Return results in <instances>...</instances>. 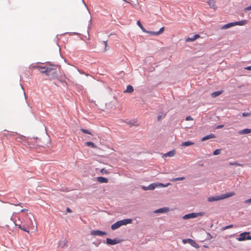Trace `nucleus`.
Here are the masks:
<instances>
[{"instance_id": "nucleus-27", "label": "nucleus", "mask_w": 251, "mask_h": 251, "mask_svg": "<svg viewBox=\"0 0 251 251\" xmlns=\"http://www.w3.org/2000/svg\"><path fill=\"white\" fill-rule=\"evenodd\" d=\"M164 27H162L157 32V34H158V35H160L161 34H162L164 31Z\"/></svg>"}, {"instance_id": "nucleus-11", "label": "nucleus", "mask_w": 251, "mask_h": 251, "mask_svg": "<svg viewBox=\"0 0 251 251\" xmlns=\"http://www.w3.org/2000/svg\"><path fill=\"white\" fill-rule=\"evenodd\" d=\"M121 226L123 225H126L127 224H131L132 220L131 219H124L119 221Z\"/></svg>"}, {"instance_id": "nucleus-16", "label": "nucleus", "mask_w": 251, "mask_h": 251, "mask_svg": "<svg viewBox=\"0 0 251 251\" xmlns=\"http://www.w3.org/2000/svg\"><path fill=\"white\" fill-rule=\"evenodd\" d=\"M176 154V151L175 150H173L166 153L164 154V156L165 157H173Z\"/></svg>"}, {"instance_id": "nucleus-17", "label": "nucleus", "mask_w": 251, "mask_h": 251, "mask_svg": "<svg viewBox=\"0 0 251 251\" xmlns=\"http://www.w3.org/2000/svg\"><path fill=\"white\" fill-rule=\"evenodd\" d=\"M251 133V129H244L243 130H240L238 132L239 134H246Z\"/></svg>"}, {"instance_id": "nucleus-18", "label": "nucleus", "mask_w": 251, "mask_h": 251, "mask_svg": "<svg viewBox=\"0 0 251 251\" xmlns=\"http://www.w3.org/2000/svg\"><path fill=\"white\" fill-rule=\"evenodd\" d=\"M234 26V22L233 23H228L227 24H226V25H223L221 27V29H226L230 28V27H231L232 26Z\"/></svg>"}, {"instance_id": "nucleus-49", "label": "nucleus", "mask_w": 251, "mask_h": 251, "mask_svg": "<svg viewBox=\"0 0 251 251\" xmlns=\"http://www.w3.org/2000/svg\"><path fill=\"white\" fill-rule=\"evenodd\" d=\"M104 44L105 45V46H107V41H104Z\"/></svg>"}, {"instance_id": "nucleus-45", "label": "nucleus", "mask_w": 251, "mask_h": 251, "mask_svg": "<svg viewBox=\"0 0 251 251\" xmlns=\"http://www.w3.org/2000/svg\"><path fill=\"white\" fill-rule=\"evenodd\" d=\"M162 118V116L161 115H158V117H157V120L158 121L160 120Z\"/></svg>"}, {"instance_id": "nucleus-46", "label": "nucleus", "mask_w": 251, "mask_h": 251, "mask_svg": "<svg viewBox=\"0 0 251 251\" xmlns=\"http://www.w3.org/2000/svg\"><path fill=\"white\" fill-rule=\"evenodd\" d=\"M142 189H143V190H145V191L148 190V187L143 186Z\"/></svg>"}, {"instance_id": "nucleus-15", "label": "nucleus", "mask_w": 251, "mask_h": 251, "mask_svg": "<svg viewBox=\"0 0 251 251\" xmlns=\"http://www.w3.org/2000/svg\"><path fill=\"white\" fill-rule=\"evenodd\" d=\"M235 25H244L247 24V20H242L238 22H234Z\"/></svg>"}, {"instance_id": "nucleus-30", "label": "nucleus", "mask_w": 251, "mask_h": 251, "mask_svg": "<svg viewBox=\"0 0 251 251\" xmlns=\"http://www.w3.org/2000/svg\"><path fill=\"white\" fill-rule=\"evenodd\" d=\"M229 165H230L238 166H242L241 164H240L238 163H237V162H230V163H229Z\"/></svg>"}, {"instance_id": "nucleus-36", "label": "nucleus", "mask_w": 251, "mask_h": 251, "mask_svg": "<svg viewBox=\"0 0 251 251\" xmlns=\"http://www.w3.org/2000/svg\"><path fill=\"white\" fill-rule=\"evenodd\" d=\"M137 25H139V26L141 28H142V29H143V25H142L141 24V22H140L139 21H138L137 22Z\"/></svg>"}, {"instance_id": "nucleus-24", "label": "nucleus", "mask_w": 251, "mask_h": 251, "mask_svg": "<svg viewBox=\"0 0 251 251\" xmlns=\"http://www.w3.org/2000/svg\"><path fill=\"white\" fill-rule=\"evenodd\" d=\"M156 187V184L152 183L148 186V190H154Z\"/></svg>"}, {"instance_id": "nucleus-19", "label": "nucleus", "mask_w": 251, "mask_h": 251, "mask_svg": "<svg viewBox=\"0 0 251 251\" xmlns=\"http://www.w3.org/2000/svg\"><path fill=\"white\" fill-rule=\"evenodd\" d=\"M120 226H120L119 222L117 221V222H116L115 223H114L113 225H112L111 228L113 230H115V229L118 228L119 227H120Z\"/></svg>"}, {"instance_id": "nucleus-53", "label": "nucleus", "mask_w": 251, "mask_h": 251, "mask_svg": "<svg viewBox=\"0 0 251 251\" xmlns=\"http://www.w3.org/2000/svg\"><path fill=\"white\" fill-rule=\"evenodd\" d=\"M42 70L40 71H45V69H41Z\"/></svg>"}, {"instance_id": "nucleus-52", "label": "nucleus", "mask_w": 251, "mask_h": 251, "mask_svg": "<svg viewBox=\"0 0 251 251\" xmlns=\"http://www.w3.org/2000/svg\"><path fill=\"white\" fill-rule=\"evenodd\" d=\"M21 205V203L19 202V203L17 204H15L16 206H18V205Z\"/></svg>"}, {"instance_id": "nucleus-26", "label": "nucleus", "mask_w": 251, "mask_h": 251, "mask_svg": "<svg viewBox=\"0 0 251 251\" xmlns=\"http://www.w3.org/2000/svg\"><path fill=\"white\" fill-rule=\"evenodd\" d=\"M185 179L184 177H176L171 179L172 181L175 182L179 180H183Z\"/></svg>"}, {"instance_id": "nucleus-37", "label": "nucleus", "mask_w": 251, "mask_h": 251, "mask_svg": "<svg viewBox=\"0 0 251 251\" xmlns=\"http://www.w3.org/2000/svg\"><path fill=\"white\" fill-rule=\"evenodd\" d=\"M193 120V119L190 116H187L186 118V121H190V120Z\"/></svg>"}, {"instance_id": "nucleus-12", "label": "nucleus", "mask_w": 251, "mask_h": 251, "mask_svg": "<svg viewBox=\"0 0 251 251\" xmlns=\"http://www.w3.org/2000/svg\"><path fill=\"white\" fill-rule=\"evenodd\" d=\"M169 211V208L167 207H163L160 209H158L157 210H156L154 211V213H166Z\"/></svg>"}, {"instance_id": "nucleus-33", "label": "nucleus", "mask_w": 251, "mask_h": 251, "mask_svg": "<svg viewBox=\"0 0 251 251\" xmlns=\"http://www.w3.org/2000/svg\"><path fill=\"white\" fill-rule=\"evenodd\" d=\"M16 139L17 141L21 142V140H23V137L22 136L19 135V136H18L16 138Z\"/></svg>"}, {"instance_id": "nucleus-25", "label": "nucleus", "mask_w": 251, "mask_h": 251, "mask_svg": "<svg viewBox=\"0 0 251 251\" xmlns=\"http://www.w3.org/2000/svg\"><path fill=\"white\" fill-rule=\"evenodd\" d=\"M85 144L88 146H90V147H92V148H96V145H95V144L92 142H86L85 143Z\"/></svg>"}, {"instance_id": "nucleus-34", "label": "nucleus", "mask_w": 251, "mask_h": 251, "mask_svg": "<svg viewBox=\"0 0 251 251\" xmlns=\"http://www.w3.org/2000/svg\"><path fill=\"white\" fill-rule=\"evenodd\" d=\"M233 227V226L232 225H229V226H226L225 227H223V230H226V229H228V228H231V227Z\"/></svg>"}, {"instance_id": "nucleus-50", "label": "nucleus", "mask_w": 251, "mask_h": 251, "mask_svg": "<svg viewBox=\"0 0 251 251\" xmlns=\"http://www.w3.org/2000/svg\"><path fill=\"white\" fill-rule=\"evenodd\" d=\"M18 227H19V228H20L22 229V227H23V226H22V225H19Z\"/></svg>"}, {"instance_id": "nucleus-13", "label": "nucleus", "mask_w": 251, "mask_h": 251, "mask_svg": "<svg viewBox=\"0 0 251 251\" xmlns=\"http://www.w3.org/2000/svg\"><path fill=\"white\" fill-rule=\"evenodd\" d=\"M200 35L195 34V35L191 37H188L186 39V42H193V41H195V40H196L197 39L200 38Z\"/></svg>"}, {"instance_id": "nucleus-10", "label": "nucleus", "mask_w": 251, "mask_h": 251, "mask_svg": "<svg viewBox=\"0 0 251 251\" xmlns=\"http://www.w3.org/2000/svg\"><path fill=\"white\" fill-rule=\"evenodd\" d=\"M207 3L209 5V7L213 9L214 10H216L217 8V5H216V1L215 0H209L207 1Z\"/></svg>"}, {"instance_id": "nucleus-3", "label": "nucleus", "mask_w": 251, "mask_h": 251, "mask_svg": "<svg viewBox=\"0 0 251 251\" xmlns=\"http://www.w3.org/2000/svg\"><path fill=\"white\" fill-rule=\"evenodd\" d=\"M204 215V213L202 212H197V213H191L185 215L183 216V219L184 220L195 218L199 216H203Z\"/></svg>"}, {"instance_id": "nucleus-29", "label": "nucleus", "mask_w": 251, "mask_h": 251, "mask_svg": "<svg viewBox=\"0 0 251 251\" xmlns=\"http://www.w3.org/2000/svg\"><path fill=\"white\" fill-rule=\"evenodd\" d=\"M169 185H170V183H168L167 184L165 185V184H163V183H158L157 184H156V187L157 186H161V187H167V186H169Z\"/></svg>"}, {"instance_id": "nucleus-9", "label": "nucleus", "mask_w": 251, "mask_h": 251, "mask_svg": "<svg viewBox=\"0 0 251 251\" xmlns=\"http://www.w3.org/2000/svg\"><path fill=\"white\" fill-rule=\"evenodd\" d=\"M120 242V240L118 239H114L113 240L110 238L106 239V243L110 245H116L119 243Z\"/></svg>"}, {"instance_id": "nucleus-28", "label": "nucleus", "mask_w": 251, "mask_h": 251, "mask_svg": "<svg viewBox=\"0 0 251 251\" xmlns=\"http://www.w3.org/2000/svg\"><path fill=\"white\" fill-rule=\"evenodd\" d=\"M221 153V150L220 149H217L214 152H213V155H218L219 154H220Z\"/></svg>"}, {"instance_id": "nucleus-4", "label": "nucleus", "mask_w": 251, "mask_h": 251, "mask_svg": "<svg viewBox=\"0 0 251 251\" xmlns=\"http://www.w3.org/2000/svg\"><path fill=\"white\" fill-rule=\"evenodd\" d=\"M37 140V138H28L26 140V143L29 148H34L38 145Z\"/></svg>"}, {"instance_id": "nucleus-35", "label": "nucleus", "mask_w": 251, "mask_h": 251, "mask_svg": "<svg viewBox=\"0 0 251 251\" xmlns=\"http://www.w3.org/2000/svg\"><path fill=\"white\" fill-rule=\"evenodd\" d=\"M100 172L102 173V174H107L108 173V172L105 169H101L100 170Z\"/></svg>"}, {"instance_id": "nucleus-40", "label": "nucleus", "mask_w": 251, "mask_h": 251, "mask_svg": "<svg viewBox=\"0 0 251 251\" xmlns=\"http://www.w3.org/2000/svg\"><path fill=\"white\" fill-rule=\"evenodd\" d=\"M4 135L6 137L8 136H13L14 135V134L13 133H7V134H6V133H4Z\"/></svg>"}, {"instance_id": "nucleus-43", "label": "nucleus", "mask_w": 251, "mask_h": 251, "mask_svg": "<svg viewBox=\"0 0 251 251\" xmlns=\"http://www.w3.org/2000/svg\"><path fill=\"white\" fill-rule=\"evenodd\" d=\"M251 10V6L247 7L245 8V10Z\"/></svg>"}, {"instance_id": "nucleus-1", "label": "nucleus", "mask_w": 251, "mask_h": 251, "mask_svg": "<svg viewBox=\"0 0 251 251\" xmlns=\"http://www.w3.org/2000/svg\"><path fill=\"white\" fill-rule=\"evenodd\" d=\"M40 69H45V71H41L42 74H45L48 76L50 79H53L56 77L57 75V66L50 65V66H46L45 67L37 66L34 67Z\"/></svg>"}, {"instance_id": "nucleus-44", "label": "nucleus", "mask_w": 251, "mask_h": 251, "mask_svg": "<svg viewBox=\"0 0 251 251\" xmlns=\"http://www.w3.org/2000/svg\"><path fill=\"white\" fill-rule=\"evenodd\" d=\"M66 210L68 212H69V213L72 212V210H71V209L68 207L67 208Z\"/></svg>"}, {"instance_id": "nucleus-39", "label": "nucleus", "mask_w": 251, "mask_h": 251, "mask_svg": "<svg viewBox=\"0 0 251 251\" xmlns=\"http://www.w3.org/2000/svg\"><path fill=\"white\" fill-rule=\"evenodd\" d=\"M246 203H251V198L250 199H248L245 201Z\"/></svg>"}, {"instance_id": "nucleus-21", "label": "nucleus", "mask_w": 251, "mask_h": 251, "mask_svg": "<svg viewBox=\"0 0 251 251\" xmlns=\"http://www.w3.org/2000/svg\"><path fill=\"white\" fill-rule=\"evenodd\" d=\"M194 144V143H193L191 141H186V142H183L181 144V146L187 147V146L193 145Z\"/></svg>"}, {"instance_id": "nucleus-2", "label": "nucleus", "mask_w": 251, "mask_h": 251, "mask_svg": "<svg viewBox=\"0 0 251 251\" xmlns=\"http://www.w3.org/2000/svg\"><path fill=\"white\" fill-rule=\"evenodd\" d=\"M235 195V193L229 192L225 194L221 195L220 196H215L213 197H209L207 199V201L209 202H212L214 201H218L220 200H224L229 197H232Z\"/></svg>"}, {"instance_id": "nucleus-32", "label": "nucleus", "mask_w": 251, "mask_h": 251, "mask_svg": "<svg viewBox=\"0 0 251 251\" xmlns=\"http://www.w3.org/2000/svg\"><path fill=\"white\" fill-rule=\"evenodd\" d=\"M148 33L151 35H156V36L158 35V34H157V32L149 31H148Z\"/></svg>"}, {"instance_id": "nucleus-20", "label": "nucleus", "mask_w": 251, "mask_h": 251, "mask_svg": "<svg viewBox=\"0 0 251 251\" xmlns=\"http://www.w3.org/2000/svg\"><path fill=\"white\" fill-rule=\"evenodd\" d=\"M133 88L131 85H128L126 87V89L124 91V93H131L133 91Z\"/></svg>"}, {"instance_id": "nucleus-41", "label": "nucleus", "mask_w": 251, "mask_h": 251, "mask_svg": "<svg viewBox=\"0 0 251 251\" xmlns=\"http://www.w3.org/2000/svg\"><path fill=\"white\" fill-rule=\"evenodd\" d=\"M246 70L251 71V66H248L245 68Z\"/></svg>"}, {"instance_id": "nucleus-8", "label": "nucleus", "mask_w": 251, "mask_h": 251, "mask_svg": "<svg viewBox=\"0 0 251 251\" xmlns=\"http://www.w3.org/2000/svg\"><path fill=\"white\" fill-rule=\"evenodd\" d=\"M91 234L94 236H102L106 234V233L104 231L100 230H92L91 232Z\"/></svg>"}, {"instance_id": "nucleus-51", "label": "nucleus", "mask_w": 251, "mask_h": 251, "mask_svg": "<svg viewBox=\"0 0 251 251\" xmlns=\"http://www.w3.org/2000/svg\"><path fill=\"white\" fill-rule=\"evenodd\" d=\"M107 47H108V46H105V49H104L105 51L107 50Z\"/></svg>"}, {"instance_id": "nucleus-22", "label": "nucleus", "mask_w": 251, "mask_h": 251, "mask_svg": "<svg viewBox=\"0 0 251 251\" xmlns=\"http://www.w3.org/2000/svg\"><path fill=\"white\" fill-rule=\"evenodd\" d=\"M215 137L214 135L213 134H211L210 135H207L206 136H204V137H203L201 139V141H204L206 140H208L209 139H210V138H213Z\"/></svg>"}, {"instance_id": "nucleus-6", "label": "nucleus", "mask_w": 251, "mask_h": 251, "mask_svg": "<svg viewBox=\"0 0 251 251\" xmlns=\"http://www.w3.org/2000/svg\"><path fill=\"white\" fill-rule=\"evenodd\" d=\"M182 242L184 244L189 243L191 245H192V246H193V247H194L195 248H198L199 247L198 244L194 240H192L191 239H183V241H182Z\"/></svg>"}, {"instance_id": "nucleus-38", "label": "nucleus", "mask_w": 251, "mask_h": 251, "mask_svg": "<svg viewBox=\"0 0 251 251\" xmlns=\"http://www.w3.org/2000/svg\"><path fill=\"white\" fill-rule=\"evenodd\" d=\"M250 114L249 113L244 112V113H242V116L244 117L248 116H250Z\"/></svg>"}, {"instance_id": "nucleus-42", "label": "nucleus", "mask_w": 251, "mask_h": 251, "mask_svg": "<svg viewBox=\"0 0 251 251\" xmlns=\"http://www.w3.org/2000/svg\"><path fill=\"white\" fill-rule=\"evenodd\" d=\"M251 10V6L247 7L245 8V10Z\"/></svg>"}, {"instance_id": "nucleus-14", "label": "nucleus", "mask_w": 251, "mask_h": 251, "mask_svg": "<svg viewBox=\"0 0 251 251\" xmlns=\"http://www.w3.org/2000/svg\"><path fill=\"white\" fill-rule=\"evenodd\" d=\"M97 179L100 183H107L108 181L107 178L102 176L98 177Z\"/></svg>"}, {"instance_id": "nucleus-31", "label": "nucleus", "mask_w": 251, "mask_h": 251, "mask_svg": "<svg viewBox=\"0 0 251 251\" xmlns=\"http://www.w3.org/2000/svg\"><path fill=\"white\" fill-rule=\"evenodd\" d=\"M81 130L82 131V132H83L84 133H86V134H90V135L92 134L88 130L84 129H81Z\"/></svg>"}, {"instance_id": "nucleus-47", "label": "nucleus", "mask_w": 251, "mask_h": 251, "mask_svg": "<svg viewBox=\"0 0 251 251\" xmlns=\"http://www.w3.org/2000/svg\"><path fill=\"white\" fill-rule=\"evenodd\" d=\"M223 126H224L223 125H220V126H218L217 128H220L223 127Z\"/></svg>"}, {"instance_id": "nucleus-5", "label": "nucleus", "mask_w": 251, "mask_h": 251, "mask_svg": "<svg viewBox=\"0 0 251 251\" xmlns=\"http://www.w3.org/2000/svg\"><path fill=\"white\" fill-rule=\"evenodd\" d=\"M239 241H243L246 240H251V236H250L249 232H245L241 233L239 237L237 238Z\"/></svg>"}, {"instance_id": "nucleus-23", "label": "nucleus", "mask_w": 251, "mask_h": 251, "mask_svg": "<svg viewBox=\"0 0 251 251\" xmlns=\"http://www.w3.org/2000/svg\"><path fill=\"white\" fill-rule=\"evenodd\" d=\"M222 93V91H216L211 94V96L212 98H215Z\"/></svg>"}, {"instance_id": "nucleus-7", "label": "nucleus", "mask_w": 251, "mask_h": 251, "mask_svg": "<svg viewBox=\"0 0 251 251\" xmlns=\"http://www.w3.org/2000/svg\"><path fill=\"white\" fill-rule=\"evenodd\" d=\"M33 226V224L32 220L30 218H29L28 222H27V227H25V226H23V227L21 229L24 231L29 233V231L27 229V228L31 227Z\"/></svg>"}, {"instance_id": "nucleus-48", "label": "nucleus", "mask_w": 251, "mask_h": 251, "mask_svg": "<svg viewBox=\"0 0 251 251\" xmlns=\"http://www.w3.org/2000/svg\"><path fill=\"white\" fill-rule=\"evenodd\" d=\"M27 211V209H23L21 210V212H24V211Z\"/></svg>"}]
</instances>
